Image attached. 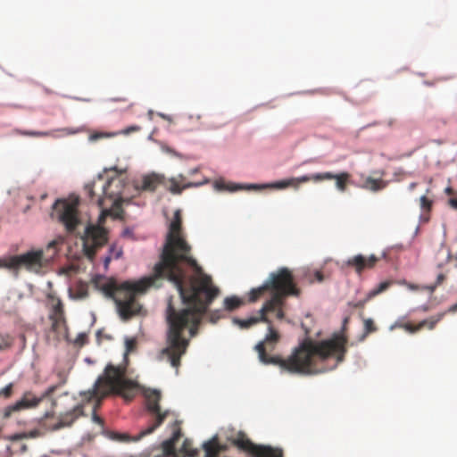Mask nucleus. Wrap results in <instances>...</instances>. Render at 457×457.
<instances>
[{
	"label": "nucleus",
	"mask_w": 457,
	"mask_h": 457,
	"mask_svg": "<svg viewBox=\"0 0 457 457\" xmlns=\"http://www.w3.org/2000/svg\"><path fill=\"white\" fill-rule=\"evenodd\" d=\"M164 279L174 284L187 305V308L177 311L169 302L167 346L161 351V356L166 357L170 365L178 369L189 345V341L182 336L184 329L188 328L190 336L195 337L204 314L220 295V289L213 284L212 277L204 272L192 256V247L182 231L179 210L174 212L159 262L155 263L152 275L121 284L113 278H99L95 283L105 296L115 302L120 318L128 320L141 313L142 305L137 296L151 287H160Z\"/></svg>",
	"instance_id": "nucleus-1"
},
{
	"label": "nucleus",
	"mask_w": 457,
	"mask_h": 457,
	"mask_svg": "<svg viewBox=\"0 0 457 457\" xmlns=\"http://www.w3.org/2000/svg\"><path fill=\"white\" fill-rule=\"evenodd\" d=\"M267 291L272 295L263 303L257 316L246 320L233 319V323L241 328H248L259 322L268 324L269 333L255 346L262 363L277 365L282 371L292 374L311 375L333 370L345 361L348 338L343 332L335 333L323 340H305L287 359L278 355H269L268 352L272 351L278 342L279 334L272 327L268 314L274 312L277 319L283 320L285 298L289 295L298 296L300 290L295 283L291 270L282 267L271 272L262 287L251 290L249 302L257 301Z\"/></svg>",
	"instance_id": "nucleus-2"
},
{
	"label": "nucleus",
	"mask_w": 457,
	"mask_h": 457,
	"mask_svg": "<svg viewBox=\"0 0 457 457\" xmlns=\"http://www.w3.org/2000/svg\"><path fill=\"white\" fill-rule=\"evenodd\" d=\"M127 180L126 169L111 167L104 169L103 174H98L85 186L90 201L95 202L101 209L100 220L107 216L121 217L122 194Z\"/></svg>",
	"instance_id": "nucleus-3"
},
{
	"label": "nucleus",
	"mask_w": 457,
	"mask_h": 457,
	"mask_svg": "<svg viewBox=\"0 0 457 457\" xmlns=\"http://www.w3.org/2000/svg\"><path fill=\"white\" fill-rule=\"evenodd\" d=\"M137 384L125 378V370L123 368L107 365L104 376H101L96 381L94 387L87 392L81 393L83 406L92 404L93 420L104 426V420L96 415V410L101 406L102 400L111 395H120L127 400L134 397V391Z\"/></svg>",
	"instance_id": "nucleus-4"
},
{
	"label": "nucleus",
	"mask_w": 457,
	"mask_h": 457,
	"mask_svg": "<svg viewBox=\"0 0 457 457\" xmlns=\"http://www.w3.org/2000/svg\"><path fill=\"white\" fill-rule=\"evenodd\" d=\"M14 273L18 275L20 270L39 274L48 265V259L45 257L43 249H31L21 254L12 255Z\"/></svg>",
	"instance_id": "nucleus-5"
},
{
	"label": "nucleus",
	"mask_w": 457,
	"mask_h": 457,
	"mask_svg": "<svg viewBox=\"0 0 457 457\" xmlns=\"http://www.w3.org/2000/svg\"><path fill=\"white\" fill-rule=\"evenodd\" d=\"M230 444L239 450L252 454L253 457H284L282 449L270 445H258L253 444L243 431L228 437Z\"/></svg>",
	"instance_id": "nucleus-6"
},
{
	"label": "nucleus",
	"mask_w": 457,
	"mask_h": 457,
	"mask_svg": "<svg viewBox=\"0 0 457 457\" xmlns=\"http://www.w3.org/2000/svg\"><path fill=\"white\" fill-rule=\"evenodd\" d=\"M79 204L78 198L72 200L58 199L53 206L54 214L56 215L58 220L64 225L66 230L70 233L74 232L80 222L78 211Z\"/></svg>",
	"instance_id": "nucleus-7"
},
{
	"label": "nucleus",
	"mask_w": 457,
	"mask_h": 457,
	"mask_svg": "<svg viewBox=\"0 0 457 457\" xmlns=\"http://www.w3.org/2000/svg\"><path fill=\"white\" fill-rule=\"evenodd\" d=\"M107 230L95 224H88L81 237L83 243V252L87 258L93 262L96 251L104 246L108 240Z\"/></svg>",
	"instance_id": "nucleus-8"
},
{
	"label": "nucleus",
	"mask_w": 457,
	"mask_h": 457,
	"mask_svg": "<svg viewBox=\"0 0 457 457\" xmlns=\"http://www.w3.org/2000/svg\"><path fill=\"white\" fill-rule=\"evenodd\" d=\"M146 409L151 416V423L147 428L139 433L137 439H141L143 436L153 433L159 426L162 424L167 415L168 411H162L160 407L161 394L156 390H152L145 395Z\"/></svg>",
	"instance_id": "nucleus-9"
},
{
	"label": "nucleus",
	"mask_w": 457,
	"mask_h": 457,
	"mask_svg": "<svg viewBox=\"0 0 457 457\" xmlns=\"http://www.w3.org/2000/svg\"><path fill=\"white\" fill-rule=\"evenodd\" d=\"M63 383L64 382H62L60 385L49 386L40 396L35 395L31 391L25 392L19 401L4 408L3 413L4 418L7 419L11 417L15 411L37 406L45 398L51 396Z\"/></svg>",
	"instance_id": "nucleus-10"
},
{
	"label": "nucleus",
	"mask_w": 457,
	"mask_h": 457,
	"mask_svg": "<svg viewBox=\"0 0 457 457\" xmlns=\"http://www.w3.org/2000/svg\"><path fill=\"white\" fill-rule=\"evenodd\" d=\"M379 257L375 254L364 256L362 254H357L349 258L345 262V265L354 270L357 274H361L365 270L372 269L376 266L379 261Z\"/></svg>",
	"instance_id": "nucleus-11"
},
{
	"label": "nucleus",
	"mask_w": 457,
	"mask_h": 457,
	"mask_svg": "<svg viewBox=\"0 0 457 457\" xmlns=\"http://www.w3.org/2000/svg\"><path fill=\"white\" fill-rule=\"evenodd\" d=\"M81 415H83V403L75 406L73 409L63 414H61L59 421L54 425L49 426V428L51 430H58L63 427L71 426L75 420Z\"/></svg>",
	"instance_id": "nucleus-12"
},
{
	"label": "nucleus",
	"mask_w": 457,
	"mask_h": 457,
	"mask_svg": "<svg viewBox=\"0 0 457 457\" xmlns=\"http://www.w3.org/2000/svg\"><path fill=\"white\" fill-rule=\"evenodd\" d=\"M162 176L155 174V173L147 174V175L143 176L141 184H139L138 182H136L135 188L137 191L154 192L158 187V186L160 184H162Z\"/></svg>",
	"instance_id": "nucleus-13"
},
{
	"label": "nucleus",
	"mask_w": 457,
	"mask_h": 457,
	"mask_svg": "<svg viewBox=\"0 0 457 457\" xmlns=\"http://www.w3.org/2000/svg\"><path fill=\"white\" fill-rule=\"evenodd\" d=\"M270 187L271 188H277V189H282V188H286L287 187H295L294 179H292V178H291V179H284V180L277 181V182L272 183L270 185H263V186H260V185H256V184H250V185H247V186L231 185V186L226 187V188L228 189L229 191H236V190L243 189V188H246V189H259V188H262V187Z\"/></svg>",
	"instance_id": "nucleus-14"
},
{
	"label": "nucleus",
	"mask_w": 457,
	"mask_h": 457,
	"mask_svg": "<svg viewBox=\"0 0 457 457\" xmlns=\"http://www.w3.org/2000/svg\"><path fill=\"white\" fill-rule=\"evenodd\" d=\"M391 284H392V282L389 280L383 281V282L379 283L376 287H374L373 289L369 291L363 299H361L356 303H351L352 306L353 308H357V309L364 308L365 304L369 301H370L375 296L378 295L379 294H381V293L385 292L386 289H388L389 287L391 286Z\"/></svg>",
	"instance_id": "nucleus-15"
},
{
	"label": "nucleus",
	"mask_w": 457,
	"mask_h": 457,
	"mask_svg": "<svg viewBox=\"0 0 457 457\" xmlns=\"http://www.w3.org/2000/svg\"><path fill=\"white\" fill-rule=\"evenodd\" d=\"M185 182V177L182 175H179L178 178H172L170 179V187L169 190L172 194H180L183 189L188 188L191 187H198L202 185V183H187L184 184Z\"/></svg>",
	"instance_id": "nucleus-16"
},
{
	"label": "nucleus",
	"mask_w": 457,
	"mask_h": 457,
	"mask_svg": "<svg viewBox=\"0 0 457 457\" xmlns=\"http://www.w3.org/2000/svg\"><path fill=\"white\" fill-rule=\"evenodd\" d=\"M322 174H328L330 175L331 178H322V180H330L335 179L336 180V187L337 188L341 191L345 192L346 190L347 185L350 181L351 175L348 172H341L339 174H333L331 172H322Z\"/></svg>",
	"instance_id": "nucleus-17"
},
{
	"label": "nucleus",
	"mask_w": 457,
	"mask_h": 457,
	"mask_svg": "<svg viewBox=\"0 0 457 457\" xmlns=\"http://www.w3.org/2000/svg\"><path fill=\"white\" fill-rule=\"evenodd\" d=\"M180 437H181V431H180V429H177L176 431H174L171 438L162 442V447L163 453H162V455L163 457H169V456L175 455V445Z\"/></svg>",
	"instance_id": "nucleus-18"
},
{
	"label": "nucleus",
	"mask_w": 457,
	"mask_h": 457,
	"mask_svg": "<svg viewBox=\"0 0 457 457\" xmlns=\"http://www.w3.org/2000/svg\"><path fill=\"white\" fill-rule=\"evenodd\" d=\"M387 181L382 179L368 177L363 180L362 188L372 192H378L386 187Z\"/></svg>",
	"instance_id": "nucleus-19"
},
{
	"label": "nucleus",
	"mask_w": 457,
	"mask_h": 457,
	"mask_svg": "<svg viewBox=\"0 0 457 457\" xmlns=\"http://www.w3.org/2000/svg\"><path fill=\"white\" fill-rule=\"evenodd\" d=\"M203 449L204 450V457H218L220 455L218 449V436H212L210 440L203 444Z\"/></svg>",
	"instance_id": "nucleus-20"
},
{
	"label": "nucleus",
	"mask_w": 457,
	"mask_h": 457,
	"mask_svg": "<svg viewBox=\"0 0 457 457\" xmlns=\"http://www.w3.org/2000/svg\"><path fill=\"white\" fill-rule=\"evenodd\" d=\"M122 248L113 244L110 246L108 254L104 259V269L106 271L109 268V264L112 259H120L122 256Z\"/></svg>",
	"instance_id": "nucleus-21"
},
{
	"label": "nucleus",
	"mask_w": 457,
	"mask_h": 457,
	"mask_svg": "<svg viewBox=\"0 0 457 457\" xmlns=\"http://www.w3.org/2000/svg\"><path fill=\"white\" fill-rule=\"evenodd\" d=\"M322 178H331L330 175L316 173L312 175H303L298 178H292L294 179L295 187L297 188L300 183H306L309 181L320 182L322 181Z\"/></svg>",
	"instance_id": "nucleus-22"
},
{
	"label": "nucleus",
	"mask_w": 457,
	"mask_h": 457,
	"mask_svg": "<svg viewBox=\"0 0 457 457\" xmlns=\"http://www.w3.org/2000/svg\"><path fill=\"white\" fill-rule=\"evenodd\" d=\"M245 303L244 300L237 296H228L224 299L223 304L225 310L228 312L235 311Z\"/></svg>",
	"instance_id": "nucleus-23"
},
{
	"label": "nucleus",
	"mask_w": 457,
	"mask_h": 457,
	"mask_svg": "<svg viewBox=\"0 0 457 457\" xmlns=\"http://www.w3.org/2000/svg\"><path fill=\"white\" fill-rule=\"evenodd\" d=\"M179 452L188 457H196L198 455V450L192 447V441L187 438L184 440Z\"/></svg>",
	"instance_id": "nucleus-24"
},
{
	"label": "nucleus",
	"mask_w": 457,
	"mask_h": 457,
	"mask_svg": "<svg viewBox=\"0 0 457 457\" xmlns=\"http://www.w3.org/2000/svg\"><path fill=\"white\" fill-rule=\"evenodd\" d=\"M445 313H438L436 316H432L427 320L420 322V329L427 327L428 329H433L435 326L443 319Z\"/></svg>",
	"instance_id": "nucleus-25"
},
{
	"label": "nucleus",
	"mask_w": 457,
	"mask_h": 457,
	"mask_svg": "<svg viewBox=\"0 0 457 457\" xmlns=\"http://www.w3.org/2000/svg\"><path fill=\"white\" fill-rule=\"evenodd\" d=\"M52 321V330L54 332H60L62 327H66V320L64 316H50Z\"/></svg>",
	"instance_id": "nucleus-26"
},
{
	"label": "nucleus",
	"mask_w": 457,
	"mask_h": 457,
	"mask_svg": "<svg viewBox=\"0 0 457 457\" xmlns=\"http://www.w3.org/2000/svg\"><path fill=\"white\" fill-rule=\"evenodd\" d=\"M120 135L119 132H94L90 134L89 140L90 141H96L102 138H108V137H113L115 136Z\"/></svg>",
	"instance_id": "nucleus-27"
},
{
	"label": "nucleus",
	"mask_w": 457,
	"mask_h": 457,
	"mask_svg": "<svg viewBox=\"0 0 457 457\" xmlns=\"http://www.w3.org/2000/svg\"><path fill=\"white\" fill-rule=\"evenodd\" d=\"M363 327H364V334L363 337L370 333H374L378 330L377 326L375 325L372 319L368 318L363 320Z\"/></svg>",
	"instance_id": "nucleus-28"
},
{
	"label": "nucleus",
	"mask_w": 457,
	"mask_h": 457,
	"mask_svg": "<svg viewBox=\"0 0 457 457\" xmlns=\"http://www.w3.org/2000/svg\"><path fill=\"white\" fill-rule=\"evenodd\" d=\"M40 435H41V433L39 432V430L34 429L29 432L16 434L13 436V439L18 440V439H23V438H36V437H38Z\"/></svg>",
	"instance_id": "nucleus-29"
},
{
	"label": "nucleus",
	"mask_w": 457,
	"mask_h": 457,
	"mask_svg": "<svg viewBox=\"0 0 457 457\" xmlns=\"http://www.w3.org/2000/svg\"><path fill=\"white\" fill-rule=\"evenodd\" d=\"M432 205H433V201L431 199H429L428 197H427L426 195H422L420 198V206L423 212H430L432 209Z\"/></svg>",
	"instance_id": "nucleus-30"
},
{
	"label": "nucleus",
	"mask_w": 457,
	"mask_h": 457,
	"mask_svg": "<svg viewBox=\"0 0 457 457\" xmlns=\"http://www.w3.org/2000/svg\"><path fill=\"white\" fill-rule=\"evenodd\" d=\"M1 268L8 269L14 272V263L12 261V255L0 259V269Z\"/></svg>",
	"instance_id": "nucleus-31"
},
{
	"label": "nucleus",
	"mask_w": 457,
	"mask_h": 457,
	"mask_svg": "<svg viewBox=\"0 0 457 457\" xmlns=\"http://www.w3.org/2000/svg\"><path fill=\"white\" fill-rule=\"evenodd\" d=\"M64 316L63 304L61 300H57V302L53 305L52 313L50 316Z\"/></svg>",
	"instance_id": "nucleus-32"
},
{
	"label": "nucleus",
	"mask_w": 457,
	"mask_h": 457,
	"mask_svg": "<svg viewBox=\"0 0 457 457\" xmlns=\"http://www.w3.org/2000/svg\"><path fill=\"white\" fill-rule=\"evenodd\" d=\"M445 278H446V276L444 273L438 274L437 277H436V280L435 284L428 287V289L429 291H431V292L435 291V289L437 287L441 286L444 283Z\"/></svg>",
	"instance_id": "nucleus-33"
},
{
	"label": "nucleus",
	"mask_w": 457,
	"mask_h": 457,
	"mask_svg": "<svg viewBox=\"0 0 457 457\" xmlns=\"http://www.w3.org/2000/svg\"><path fill=\"white\" fill-rule=\"evenodd\" d=\"M13 384L9 383L0 390V397L9 398L12 395Z\"/></svg>",
	"instance_id": "nucleus-34"
},
{
	"label": "nucleus",
	"mask_w": 457,
	"mask_h": 457,
	"mask_svg": "<svg viewBox=\"0 0 457 457\" xmlns=\"http://www.w3.org/2000/svg\"><path fill=\"white\" fill-rule=\"evenodd\" d=\"M398 326L400 328H404L406 331H408L410 333H415V332L420 330V323L418 325L414 326L411 323L407 322V323L400 324Z\"/></svg>",
	"instance_id": "nucleus-35"
},
{
	"label": "nucleus",
	"mask_w": 457,
	"mask_h": 457,
	"mask_svg": "<svg viewBox=\"0 0 457 457\" xmlns=\"http://www.w3.org/2000/svg\"><path fill=\"white\" fill-rule=\"evenodd\" d=\"M222 317V311L215 310L209 314V319L212 323L217 322Z\"/></svg>",
	"instance_id": "nucleus-36"
},
{
	"label": "nucleus",
	"mask_w": 457,
	"mask_h": 457,
	"mask_svg": "<svg viewBox=\"0 0 457 457\" xmlns=\"http://www.w3.org/2000/svg\"><path fill=\"white\" fill-rule=\"evenodd\" d=\"M137 341L134 338H129L126 340V354L133 352L136 349Z\"/></svg>",
	"instance_id": "nucleus-37"
},
{
	"label": "nucleus",
	"mask_w": 457,
	"mask_h": 457,
	"mask_svg": "<svg viewBox=\"0 0 457 457\" xmlns=\"http://www.w3.org/2000/svg\"><path fill=\"white\" fill-rule=\"evenodd\" d=\"M23 136H29V137H47L50 135L49 132H40V131H22L21 132Z\"/></svg>",
	"instance_id": "nucleus-38"
},
{
	"label": "nucleus",
	"mask_w": 457,
	"mask_h": 457,
	"mask_svg": "<svg viewBox=\"0 0 457 457\" xmlns=\"http://www.w3.org/2000/svg\"><path fill=\"white\" fill-rule=\"evenodd\" d=\"M312 275H313V278H311V277L309 278L310 283H313L315 281L322 282L324 280V276H323L322 272L320 270H315Z\"/></svg>",
	"instance_id": "nucleus-39"
},
{
	"label": "nucleus",
	"mask_w": 457,
	"mask_h": 457,
	"mask_svg": "<svg viewBox=\"0 0 457 457\" xmlns=\"http://www.w3.org/2000/svg\"><path fill=\"white\" fill-rule=\"evenodd\" d=\"M138 436H139V434L137 436L131 438L130 436L128 434H117L115 438L119 439L120 441H123V442L138 441L139 439H137Z\"/></svg>",
	"instance_id": "nucleus-40"
},
{
	"label": "nucleus",
	"mask_w": 457,
	"mask_h": 457,
	"mask_svg": "<svg viewBox=\"0 0 457 457\" xmlns=\"http://www.w3.org/2000/svg\"><path fill=\"white\" fill-rule=\"evenodd\" d=\"M87 335L85 333H79L75 339V343L77 345H83L87 343Z\"/></svg>",
	"instance_id": "nucleus-41"
},
{
	"label": "nucleus",
	"mask_w": 457,
	"mask_h": 457,
	"mask_svg": "<svg viewBox=\"0 0 457 457\" xmlns=\"http://www.w3.org/2000/svg\"><path fill=\"white\" fill-rule=\"evenodd\" d=\"M110 101H112V102H122L124 104H127L128 106H131L132 105V104L129 103V98L126 97V96L111 98Z\"/></svg>",
	"instance_id": "nucleus-42"
},
{
	"label": "nucleus",
	"mask_w": 457,
	"mask_h": 457,
	"mask_svg": "<svg viewBox=\"0 0 457 457\" xmlns=\"http://www.w3.org/2000/svg\"><path fill=\"white\" fill-rule=\"evenodd\" d=\"M137 129H138V128H137V127H129V128H127L126 129H124V130H122V131H120V132H119V133H120V134H125V135H128V134H129L130 132H132V131H136V130H137Z\"/></svg>",
	"instance_id": "nucleus-43"
},
{
	"label": "nucleus",
	"mask_w": 457,
	"mask_h": 457,
	"mask_svg": "<svg viewBox=\"0 0 457 457\" xmlns=\"http://www.w3.org/2000/svg\"><path fill=\"white\" fill-rule=\"evenodd\" d=\"M188 119H189V120H192L195 123V127H196V125H197V124H198V122H199V120L201 119V115H199V114H197V115H195V116H194V115H189V116H188Z\"/></svg>",
	"instance_id": "nucleus-44"
},
{
	"label": "nucleus",
	"mask_w": 457,
	"mask_h": 457,
	"mask_svg": "<svg viewBox=\"0 0 457 457\" xmlns=\"http://www.w3.org/2000/svg\"><path fill=\"white\" fill-rule=\"evenodd\" d=\"M228 448L227 445H222L218 441V449L220 453L226 452Z\"/></svg>",
	"instance_id": "nucleus-45"
},
{
	"label": "nucleus",
	"mask_w": 457,
	"mask_h": 457,
	"mask_svg": "<svg viewBox=\"0 0 457 457\" xmlns=\"http://www.w3.org/2000/svg\"><path fill=\"white\" fill-rule=\"evenodd\" d=\"M449 204H450L453 208H454V209H456V210H457V197H455V198H450V199H449Z\"/></svg>",
	"instance_id": "nucleus-46"
},
{
	"label": "nucleus",
	"mask_w": 457,
	"mask_h": 457,
	"mask_svg": "<svg viewBox=\"0 0 457 457\" xmlns=\"http://www.w3.org/2000/svg\"><path fill=\"white\" fill-rule=\"evenodd\" d=\"M50 417H53V413H50V412H46L44 417L42 418V420L43 421H46L47 419H49Z\"/></svg>",
	"instance_id": "nucleus-47"
},
{
	"label": "nucleus",
	"mask_w": 457,
	"mask_h": 457,
	"mask_svg": "<svg viewBox=\"0 0 457 457\" xmlns=\"http://www.w3.org/2000/svg\"><path fill=\"white\" fill-rule=\"evenodd\" d=\"M417 187V183L416 182H412L409 185V190L412 191L415 189V187Z\"/></svg>",
	"instance_id": "nucleus-48"
},
{
	"label": "nucleus",
	"mask_w": 457,
	"mask_h": 457,
	"mask_svg": "<svg viewBox=\"0 0 457 457\" xmlns=\"http://www.w3.org/2000/svg\"><path fill=\"white\" fill-rule=\"evenodd\" d=\"M445 191V193H446L447 195H452V194H453V188H452V187H446Z\"/></svg>",
	"instance_id": "nucleus-49"
},
{
	"label": "nucleus",
	"mask_w": 457,
	"mask_h": 457,
	"mask_svg": "<svg viewBox=\"0 0 457 457\" xmlns=\"http://www.w3.org/2000/svg\"><path fill=\"white\" fill-rule=\"evenodd\" d=\"M56 245V242L55 241H52L50 242L48 245H47V247L48 248H52V247H55Z\"/></svg>",
	"instance_id": "nucleus-50"
},
{
	"label": "nucleus",
	"mask_w": 457,
	"mask_h": 457,
	"mask_svg": "<svg viewBox=\"0 0 457 457\" xmlns=\"http://www.w3.org/2000/svg\"><path fill=\"white\" fill-rule=\"evenodd\" d=\"M409 288L411 289V290H416L418 288V286L410 284L409 285Z\"/></svg>",
	"instance_id": "nucleus-51"
},
{
	"label": "nucleus",
	"mask_w": 457,
	"mask_h": 457,
	"mask_svg": "<svg viewBox=\"0 0 457 457\" xmlns=\"http://www.w3.org/2000/svg\"><path fill=\"white\" fill-rule=\"evenodd\" d=\"M457 310V303L453 305L451 308H450V311L451 312H455Z\"/></svg>",
	"instance_id": "nucleus-52"
},
{
	"label": "nucleus",
	"mask_w": 457,
	"mask_h": 457,
	"mask_svg": "<svg viewBox=\"0 0 457 457\" xmlns=\"http://www.w3.org/2000/svg\"><path fill=\"white\" fill-rule=\"evenodd\" d=\"M6 347V345H0V351L4 350Z\"/></svg>",
	"instance_id": "nucleus-53"
},
{
	"label": "nucleus",
	"mask_w": 457,
	"mask_h": 457,
	"mask_svg": "<svg viewBox=\"0 0 457 457\" xmlns=\"http://www.w3.org/2000/svg\"><path fill=\"white\" fill-rule=\"evenodd\" d=\"M348 320H349V318H345V319L344 320V326H345V324L348 322Z\"/></svg>",
	"instance_id": "nucleus-54"
},
{
	"label": "nucleus",
	"mask_w": 457,
	"mask_h": 457,
	"mask_svg": "<svg viewBox=\"0 0 457 457\" xmlns=\"http://www.w3.org/2000/svg\"><path fill=\"white\" fill-rule=\"evenodd\" d=\"M155 457H163L162 454L158 455V456H155Z\"/></svg>",
	"instance_id": "nucleus-55"
}]
</instances>
